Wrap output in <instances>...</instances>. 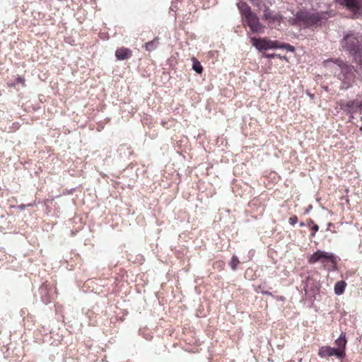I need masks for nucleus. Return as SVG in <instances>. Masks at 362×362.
<instances>
[{
  "label": "nucleus",
  "instance_id": "nucleus-1",
  "mask_svg": "<svg viewBox=\"0 0 362 362\" xmlns=\"http://www.w3.org/2000/svg\"><path fill=\"white\" fill-rule=\"evenodd\" d=\"M324 66L332 69L334 76L341 81L340 90H346L356 82V76L362 75V64L358 62L350 63L341 58H329L325 60Z\"/></svg>",
  "mask_w": 362,
  "mask_h": 362
},
{
  "label": "nucleus",
  "instance_id": "nucleus-2",
  "mask_svg": "<svg viewBox=\"0 0 362 362\" xmlns=\"http://www.w3.org/2000/svg\"><path fill=\"white\" fill-rule=\"evenodd\" d=\"M339 47L351 62H358L360 66L362 64V33L355 30L344 32Z\"/></svg>",
  "mask_w": 362,
  "mask_h": 362
},
{
  "label": "nucleus",
  "instance_id": "nucleus-3",
  "mask_svg": "<svg viewBox=\"0 0 362 362\" xmlns=\"http://www.w3.org/2000/svg\"><path fill=\"white\" fill-rule=\"evenodd\" d=\"M332 11H316L313 8H301L296 12L295 20L300 25L314 29L321 27L332 16Z\"/></svg>",
  "mask_w": 362,
  "mask_h": 362
},
{
  "label": "nucleus",
  "instance_id": "nucleus-4",
  "mask_svg": "<svg viewBox=\"0 0 362 362\" xmlns=\"http://www.w3.org/2000/svg\"><path fill=\"white\" fill-rule=\"evenodd\" d=\"M308 261L310 264H315L318 262H321L322 263L329 262L331 263L336 264L337 258L333 253L317 250L308 257Z\"/></svg>",
  "mask_w": 362,
  "mask_h": 362
},
{
  "label": "nucleus",
  "instance_id": "nucleus-5",
  "mask_svg": "<svg viewBox=\"0 0 362 362\" xmlns=\"http://www.w3.org/2000/svg\"><path fill=\"white\" fill-rule=\"evenodd\" d=\"M351 13L353 18L362 16V0H337Z\"/></svg>",
  "mask_w": 362,
  "mask_h": 362
},
{
  "label": "nucleus",
  "instance_id": "nucleus-6",
  "mask_svg": "<svg viewBox=\"0 0 362 362\" xmlns=\"http://www.w3.org/2000/svg\"><path fill=\"white\" fill-rule=\"evenodd\" d=\"M340 109L345 112L346 114L350 115V120L354 118L353 115L358 112L362 108V102H357L356 100L341 101L339 103Z\"/></svg>",
  "mask_w": 362,
  "mask_h": 362
},
{
  "label": "nucleus",
  "instance_id": "nucleus-7",
  "mask_svg": "<svg viewBox=\"0 0 362 362\" xmlns=\"http://www.w3.org/2000/svg\"><path fill=\"white\" fill-rule=\"evenodd\" d=\"M318 355L321 358H327L335 356L339 359L344 358V356L341 351H339L335 347L329 346H323L319 349Z\"/></svg>",
  "mask_w": 362,
  "mask_h": 362
},
{
  "label": "nucleus",
  "instance_id": "nucleus-8",
  "mask_svg": "<svg viewBox=\"0 0 362 362\" xmlns=\"http://www.w3.org/2000/svg\"><path fill=\"white\" fill-rule=\"evenodd\" d=\"M247 24L253 33H259L263 29L257 16L253 13H247L245 17Z\"/></svg>",
  "mask_w": 362,
  "mask_h": 362
},
{
  "label": "nucleus",
  "instance_id": "nucleus-9",
  "mask_svg": "<svg viewBox=\"0 0 362 362\" xmlns=\"http://www.w3.org/2000/svg\"><path fill=\"white\" fill-rule=\"evenodd\" d=\"M251 43L259 52L269 50L270 45V40L266 37H252Z\"/></svg>",
  "mask_w": 362,
  "mask_h": 362
},
{
  "label": "nucleus",
  "instance_id": "nucleus-10",
  "mask_svg": "<svg viewBox=\"0 0 362 362\" xmlns=\"http://www.w3.org/2000/svg\"><path fill=\"white\" fill-rule=\"evenodd\" d=\"M263 18L268 21L270 24H274L276 21H280L282 19V16L274 11L266 8L264 11Z\"/></svg>",
  "mask_w": 362,
  "mask_h": 362
},
{
  "label": "nucleus",
  "instance_id": "nucleus-11",
  "mask_svg": "<svg viewBox=\"0 0 362 362\" xmlns=\"http://www.w3.org/2000/svg\"><path fill=\"white\" fill-rule=\"evenodd\" d=\"M347 344V339L346 337V333L341 332L340 336L334 341L335 347L339 351L342 353L344 357L346 356V346Z\"/></svg>",
  "mask_w": 362,
  "mask_h": 362
},
{
  "label": "nucleus",
  "instance_id": "nucleus-12",
  "mask_svg": "<svg viewBox=\"0 0 362 362\" xmlns=\"http://www.w3.org/2000/svg\"><path fill=\"white\" fill-rule=\"evenodd\" d=\"M269 49H286L288 52H294L295 48L293 46L288 44V43H282L279 42L278 40H270V45L269 47Z\"/></svg>",
  "mask_w": 362,
  "mask_h": 362
},
{
  "label": "nucleus",
  "instance_id": "nucleus-13",
  "mask_svg": "<svg viewBox=\"0 0 362 362\" xmlns=\"http://www.w3.org/2000/svg\"><path fill=\"white\" fill-rule=\"evenodd\" d=\"M132 52L129 48L121 47L116 50L115 57L118 60H125L131 58Z\"/></svg>",
  "mask_w": 362,
  "mask_h": 362
},
{
  "label": "nucleus",
  "instance_id": "nucleus-14",
  "mask_svg": "<svg viewBox=\"0 0 362 362\" xmlns=\"http://www.w3.org/2000/svg\"><path fill=\"white\" fill-rule=\"evenodd\" d=\"M346 284L344 281H339L334 285V293L341 295L344 293Z\"/></svg>",
  "mask_w": 362,
  "mask_h": 362
},
{
  "label": "nucleus",
  "instance_id": "nucleus-15",
  "mask_svg": "<svg viewBox=\"0 0 362 362\" xmlns=\"http://www.w3.org/2000/svg\"><path fill=\"white\" fill-rule=\"evenodd\" d=\"M158 45V38L155 37L153 40L146 42L144 45V47H145L146 50H147L148 52H151V51L155 50L157 48Z\"/></svg>",
  "mask_w": 362,
  "mask_h": 362
},
{
  "label": "nucleus",
  "instance_id": "nucleus-16",
  "mask_svg": "<svg viewBox=\"0 0 362 362\" xmlns=\"http://www.w3.org/2000/svg\"><path fill=\"white\" fill-rule=\"evenodd\" d=\"M193 64L192 69L197 74H202L203 71V67L201 63L194 57L192 58Z\"/></svg>",
  "mask_w": 362,
  "mask_h": 362
},
{
  "label": "nucleus",
  "instance_id": "nucleus-17",
  "mask_svg": "<svg viewBox=\"0 0 362 362\" xmlns=\"http://www.w3.org/2000/svg\"><path fill=\"white\" fill-rule=\"evenodd\" d=\"M239 263H240V262H239L238 258L235 255H233L231 258L229 265H230V268L232 269V270L235 271V270H236L237 266Z\"/></svg>",
  "mask_w": 362,
  "mask_h": 362
},
{
  "label": "nucleus",
  "instance_id": "nucleus-18",
  "mask_svg": "<svg viewBox=\"0 0 362 362\" xmlns=\"http://www.w3.org/2000/svg\"><path fill=\"white\" fill-rule=\"evenodd\" d=\"M239 8L240 11L245 15V17L247 13H252L251 11L250 7L245 3L242 4L241 6Z\"/></svg>",
  "mask_w": 362,
  "mask_h": 362
},
{
  "label": "nucleus",
  "instance_id": "nucleus-19",
  "mask_svg": "<svg viewBox=\"0 0 362 362\" xmlns=\"http://www.w3.org/2000/svg\"><path fill=\"white\" fill-rule=\"evenodd\" d=\"M262 57L267 58V59H273L274 57H280V55L277 54L264 53L262 54Z\"/></svg>",
  "mask_w": 362,
  "mask_h": 362
},
{
  "label": "nucleus",
  "instance_id": "nucleus-20",
  "mask_svg": "<svg viewBox=\"0 0 362 362\" xmlns=\"http://www.w3.org/2000/svg\"><path fill=\"white\" fill-rule=\"evenodd\" d=\"M288 222L291 225L293 226L298 222V217L296 216L291 217L288 220Z\"/></svg>",
  "mask_w": 362,
  "mask_h": 362
},
{
  "label": "nucleus",
  "instance_id": "nucleus-21",
  "mask_svg": "<svg viewBox=\"0 0 362 362\" xmlns=\"http://www.w3.org/2000/svg\"><path fill=\"white\" fill-rule=\"evenodd\" d=\"M311 230H312V233H311V236H315V233L319 230V226L317 225V224H314L312 227H311Z\"/></svg>",
  "mask_w": 362,
  "mask_h": 362
},
{
  "label": "nucleus",
  "instance_id": "nucleus-22",
  "mask_svg": "<svg viewBox=\"0 0 362 362\" xmlns=\"http://www.w3.org/2000/svg\"><path fill=\"white\" fill-rule=\"evenodd\" d=\"M25 83V79L23 77H21V76H18L16 81H15V84H19V83H21V84H24Z\"/></svg>",
  "mask_w": 362,
  "mask_h": 362
},
{
  "label": "nucleus",
  "instance_id": "nucleus-23",
  "mask_svg": "<svg viewBox=\"0 0 362 362\" xmlns=\"http://www.w3.org/2000/svg\"><path fill=\"white\" fill-rule=\"evenodd\" d=\"M32 206V204H28V205L21 204V205H18L17 207L20 210H24L27 206Z\"/></svg>",
  "mask_w": 362,
  "mask_h": 362
},
{
  "label": "nucleus",
  "instance_id": "nucleus-24",
  "mask_svg": "<svg viewBox=\"0 0 362 362\" xmlns=\"http://www.w3.org/2000/svg\"><path fill=\"white\" fill-rule=\"evenodd\" d=\"M259 288L260 289V292L264 294V295H268V296H272V293L269 292V291H264V290H262L261 289V286L259 287Z\"/></svg>",
  "mask_w": 362,
  "mask_h": 362
},
{
  "label": "nucleus",
  "instance_id": "nucleus-25",
  "mask_svg": "<svg viewBox=\"0 0 362 362\" xmlns=\"http://www.w3.org/2000/svg\"><path fill=\"white\" fill-rule=\"evenodd\" d=\"M314 224H315V223H314L313 220H312V219H310H310H308V220L307 221V226H310H310L312 227Z\"/></svg>",
  "mask_w": 362,
  "mask_h": 362
},
{
  "label": "nucleus",
  "instance_id": "nucleus-26",
  "mask_svg": "<svg viewBox=\"0 0 362 362\" xmlns=\"http://www.w3.org/2000/svg\"><path fill=\"white\" fill-rule=\"evenodd\" d=\"M305 226V223H303V222L300 223V226L303 227V226Z\"/></svg>",
  "mask_w": 362,
  "mask_h": 362
},
{
  "label": "nucleus",
  "instance_id": "nucleus-27",
  "mask_svg": "<svg viewBox=\"0 0 362 362\" xmlns=\"http://www.w3.org/2000/svg\"><path fill=\"white\" fill-rule=\"evenodd\" d=\"M332 226V223H328V227H330Z\"/></svg>",
  "mask_w": 362,
  "mask_h": 362
}]
</instances>
